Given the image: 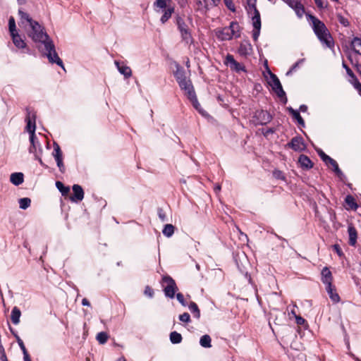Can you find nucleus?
<instances>
[{"label": "nucleus", "mask_w": 361, "mask_h": 361, "mask_svg": "<svg viewBox=\"0 0 361 361\" xmlns=\"http://www.w3.org/2000/svg\"><path fill=\"white\" fill-rule=\"evenodd\" d=\"M167 1H154V9L157 13H163L161 18V22L165 23L171 17L174 11V8L167 5Z\"/></svg>", "instance_id": "obj_5"}, {"label": "nucleus", "mask_w": 361, "mask_h": 361, "mask_svg": "<svg viewBox=\"0 0 361 361\" xmlns=\"http://www.w3.org/2000/svg\"><path fill=\"white\" fill-rule=\"evenodd\" d=\"M348 59L350 61V63L356 68V71L361 76V65L359 64L358 61H355V63H354L352 56L350 54L348 56Z\"/></svg>", "instance_id": "obj_45"}, {"label": "nucleus", "mask_w": 361, "mask_h": 361, "mask_svg": "<svg viewBox=\"0 0 361 361\" xmlns=\"http://www.w3.org/2000/svg\"><path fill=\"white\" fill-rule=\"evenodd\" d=\"M350 47L355 54L361 55V38L353 37L350 42Z\"/></svg>", "instance_id": "obj_26"}, {"label": "nucleus", "mask_w": 361, "mask_h": 361, "mask_svg": "<svg viewBox=\"0 0 361 361\" xmlns=\"http://www.w3.org/2000/svg\"><path fill=\"white\" fill-rule=\"evenodd\" d=\"M304 61V59H300L296 63H295L291 68L289 69V71L286 73L287 75H290L292 74L293 71L296 70L299 67V65L302 63Z\"/></svg>", "instance_id": "obj_47"}, {"label": "nucleus", "mask_w": 361, "mask_h": 361, "mask_svg": "<svg viewBox=\"0 0 361 361\" xmlns=\"http://www.w3.org/2000/svg\"><path fill=\"white\" fill-rule=\"evenodd\" d=\"M1 361H8L6 357V355H3V356H0Z\"/></svg>", "instance_id": "obj_64"}, {"label": "nucleus", "mask_w": 361, "mask_h": 361, "mask_svg": "<svg viewBox=\"0 0 361 361\" xmlns=\"http://www.w3.org/2000/svg\"><path fill=\"white\" fill-rule=\"evenodd\" d=\"M179 319L183 322L189 323L190 322V316L188 312H184L179 315Z\"/></svg>", "instance_id": "obj_48"}, {"label": "nucleus", "mask_w": 361, "mask_h": 361, "mask_svg": "<svg viewBox=\"0 0 361 361\" xmlns=\"http://www.w3.org/2000/svg\"><path fill=\"white\" fill-rule=\"evenodd\" d=\"M23 359L24 361H31V358L28 353L23 355Z\"/></svg>", "instance_id": "obj_62"}, {"label": "nucleus", "mask_w": 361, "mask_h": 361, "mask_svg": "<svg viewBox=\"0 0 361 361\" xmlns=\"http://www.w3.org/2000/svg\"><path fill=\"white\" fill-rule=\"evenodd\" d=\"M295 320L298 325H303L306 322V320L304 318L298 315H295Z\"/></svg>", "instance_id": "obj_53"}, {"label": "nucleus", "mask_w": 361, "mask_h": 361, "mask_svg": "<svg viewBox=\"0 0 361 361\" xmlns=\"http://www.w3.org/2000/svg\"><path fill=\"white\" fill-rule=\"evenodd\" d=\"M339 22H340L342 25H343L344 26H348V25H349V22H348V20L346 18H343V17H342V16H340V18H339Z\"/></svg>", "instance_id": "obj_55"}, {"label": "nucleus", "mask_w": 361, "mask_h": 361, "mask_svg": "<svg viewBox=\"0 0 361 361\" xmlns=\"http://www.w3.org/2000/svg\"><path fill=\"white\" fill-rule=\"evenodd\" d=\"M293 117L298 121L300 126L305 127V121L298 111L294 112Z\"/></svg>", "instance_id": "obj_46"}, {"label": "nucleus", "mask_w": 361, "mask_h": 361, "mask_svg": "<svg viewBox=\"0 0 361 361\" xmlns=\"http://www.w3.org/2000/svg\"><path fill=\"white\" fill-rule=\"evenodd\" d=\"M170 341L173 344H178L181 343L183 340V337L180 334L178 333L177 331H172L170 334Z\"/></svg>", "instance_id": "obj_33"}, {"label": "nucleus", "mask_w": 361, "mask_h": 361, "mask_svg": "<svg viewBox=\"0 0 361 361\" xmlns=\"http://www.w3.org/2000/svg\"><path fill=\"white\" fill-rule=\"evenodd\" d=\"M355 89L357 91L359 95L361 97V84L357 85V87Z\"/></svg>", "instance_id": "obj_63"}, {"label": "nucleus", "mask_w": 361, "mask_h": 361, "mask_svg": "<svg viewBox=\"0 0 361 361\" xmlns=\"http://www.w3.org/2000/svg\"><path fill=\"white\" fill-rule=\"evenodd\" d=\"M228 30L233 37L238 38L240 36V27L237 22H231L228 26Z\"/></svg>", "instance_id": "obj_27"}, {"label": "nucleus", "mask_w": 361, "mask_h": 361, "mask_svg": "<svg viewBox=\"0 0 361 361\" xmlns=\"http://www.w3.org/2000/svg\"><path fill=\"white\" fill-rule=\"evenodd\" d=\"M56 186L58 190L61 192L62 195H66L70 191L69 187L65 186L61 181L56 182Z\"/></svg>", "instance_id": "obj_38"}, {"label": "nucleus", "mask_w": 361, "mask_h": 361, "mask_svg": "<svg viewBox=\"0 0 361 361\" xmlns=\"http://www.w3.org/2000/svg\"><path fill=\"white\" fill-rule=\"evenodd\" d=\"M288 5L292 8L296 15L299 18H302L305 13V8L304 6L301 4V1H286Z\"/></svg>", "instance_id": "obj_15"}, {"label": "nucleus", "mask_w": 361, "mask_h": 361, "mask_svg": "<svg viewBox=\"0 0 361 361\" xmlns=\"http://www.w3.org/2000/svg\"><path fill=\"white\" fill-rule=\"evenodd\" d=\"M178 85L181 90H185V94L187 95L188 98L195 94V92L194 90L193 86L190 80H188L187 79H185L183 81H180V82H178Z\"/></svg>", "instance_id": "obj_13"}, {"label": "nucleus", "mask_w": 361, "mask_h": 361, "mask_svg": "<svg viewBox=\"0 0 361 361\" xmlns=\"http://www.w3.org/2000/svg\"><path fill=\"white\" fill-rule=\"evenodd\" d=\"M159 216L162 221H165V214L162 213V209L159 210Z\"/></svg>", "instance_id": "obj_61"}, {"label": "nucleus", "mask_w": 361, "mask_h": 361, "mask_svg": "<svg viewBox=\"0 0 361 361\" xmlns=\"http://www.w3.org/2000/svg\"><path fill=\"white\" fill-rule=\"evenodd\" d=\"M227 8L233 11H235V6L233 1H224Z\"/></svg>", "instance_id": "obj_54"}, {"label": "nucleus", "mask_w": 361, "mask_h": 361, "mask_svg": "<svg viewBox=\"0 0 361 361\" xmlns=\"http://www.w3.org/2000/svg\"><path fill=\"white\" fill-rule=\"evenodd\" d=\"M248 5L247 12L252 15V25L254 30L252 31V38L254 41H257L259 36L261 29V18L259 11L256 7V1H247Z\"/></svg>", "instance_id": "obj_3"}, {"label": "nucleus", "mask_w": 361, "mask_h": 361, "mask_svg": "<svg viewBox=\"0 0 361 361\" xmlns=\"http://www.w3.org/2000/svg\"><path fill=\"white\" fill-rule=\"evenodd\" d=\"M19 207L22 209H26L30 206L31 200L28 197H23L19 200Z\"/></svg>", "instance_id": "obj_39"}, {"label": "nucleus", "mask_w": 361, "mask_h": 361, "mask_svg": "<svg viewBox=\"0 0 361 361\" xmlns=\"http://www.w3.org/2000/svg\"><path fill=\"white\" fill-rule=\"evenodd\" d=\"M30 26L31 31L29 36L33 41L40 42L44 46L42 49H41L40 47H38L41 50L42 55L48 59L49 63H56L64 69L63 61L56 51L54 42L47 32L44 31V28L35 20L32 21L30 23Z\"/></svg>", "instance_id": "obj_1"}, {"label": "nucleus", "mask_w": 361, "mask_h": 361, "mask_svg": "<svg viewBox=\"0 0 361 361\" xmlns=\"http://www.w3.org/2000/svg\"><path fill=\"white\" fill-rule=\"evenodd\" d=\"M73 195L71 197V200L73 202L82 201L84 198V191L82 187L79 185L75 184L73 186Z\"/></svg>", "instance_id": "obj_14"}, {"label": "nucleus", "mask_w": 361, "mask_h": 361, "mask_svg": "<svg viewBox=\"0 0 361 361\" xmlns=\"http://www.w3.org/2000/svg\"><path fill=\"white\" fill-rule=\"evenodd\" d=\"M176 298L178 300V301L183 305V306H186L187 305V303L185 301V299H184V296L182 293H178L176 294Z\"/></svg>", "instance_id": "obj_52"}, {"label": "nucleus", "mask_w": 361, "mask_h": 361, "mask_svg": "<svg viewBox=\"0 0 361 361\" xmlns=\"http://www.w3.org/2000/svg\"><path fill=\"white\" fill-rule=\"evenodd\" d=\"M162 286L165 295L169 298H173L178 287L175 281L170 276L162 277Z\"/></svg>", "instance_id": "obj_6"}, {"label": "nucleus", "mask_w": 361, "mask_h": 361, "mask_svg": "<svg viewBox=\"0 0 361 361\" xmlns=\"http://www.w3.org/2000/svg\"><path fill=\"white\" fill-rule=\"evenodd\" d=\"M188 308L191 313L193 314L194 317H195L196 319H200V310L197 305L195 302L191 301L188 305Z\"/></svg>", "instance_id": "obj_31"}, {"label": "nucleus", "mask_w": 361, "mask_h": 361, "mask_svg": "<svg viewBox=\"0 0 361 361\" xmlns=\"http://www.w3.org/2000/svg\"><path fill=\"white\" fill-rule=\"evenodd\" d=\"M27 116L25 118V121L27 122L26 129L27 132L30 133V136L32 135H35L36 125H35V119L36 116L35 114L30 110L29 108L26 109Z\"/></svg>", "instance_id": "obj_8"}, {"label": "nucleus", "mask_w": 361, "mask_h": 361, "mask_svg": "<svg viewBox=\"0 0 361 361\" xmlns=\"http://www.w3.org/2000/svg\"><path fill=\"white\" fill-rule=\"evenodd\" d=\"M53 156L54 157L55 159L62 158V152L59 145L56 142L54 143Z\"/></svg>", "instance_id": "obj_41"}, {"label": "nucleus", "mask_w": 361, "mask_h": 361, "mask_svg": "<svg viewBox=\"0 0 361 361\" xmlns=\"http://www.w3.org/2000/svg\"><path fill=\"white\" fill-rule=\"evenodd\" d=\"M82 305L84 306H90V302L87 298H83L82 300Z\"/></svg>", "instance_id": "obj_59"}, {"label": "nucleus", "mask_w": 361, "mask_h": 361, "mask_svg": "<svg viewBox=\"0 0 361 361\" xmlns=\"http://www.w3.org/2000/svg\"><path fill=\"white\" fill-rule=\"evenodd\" d=\"M10 330H11V332L12 333V334L15 336L20 348L23 351V355L25 353H27L28 352L24 345L23 340L19 337V336L16 333H15L13 331L12 328L10 327Z\"/></svg>", "instance_id": "obj_34"}, {"label": "nucleus", "mask_w": 361, "mask_h": 361, "mask_svg": "<svg viewBox=\"0 0 361 361\" xmlns=\"http://www.w3.org/2000/svg\"><path fill=\"white\" fill-rule=\"evenodd\" d=\"M348 233L349 236L348 243L351 246H355L357 238V231L353 224H349L348 226Z\"/></svg>", "instance_id": "obj_16"}, {"label": "nucleus", "mask_w": 361, "mask_h": 361, "mask_svg": "<svg viewBox=\"0 0 361 361\" xmlns=\"http://www.w3.org/2000/svg\"><path fill=\"white\" fill-rule=\"evenodd\" d=\"M274 175L276 178H280V179H284V176L282 174V172L280 171H276L274 172Z\"/></svg>", "instance_id": "obj_58"}, {"label": "nucleus", "mask_w": 361, "mask_h": 361, "mask_svg": "<svg viewBox=\"0 0 361 361\" xmlns=\"http://www.w3.org/2000/svg\"><path fill=\"white\" fill-rule=\"evenodd\" d=\"M216 35L217 38L221 41L230 40L233 38V36H231L228 30V27H224L221 29L217 30Z\"/></svg>", "instance_id": "obj_17"}, {"label": "nucleus", "mask_w": 361, "mask_h": 361, "mask_svg": "<svg viewBox=\"0 0 361 361\" xmlns=\"http://www.w3.org/2000/svg\"><path fill=\"white\" fill-rule=\"evenodd\" d=\"M317 3V5L319 8H324V7H326L327 6V2L328 1H315Z\"/></svg>", "instance_id": "obj_57"}, {"label": "nucleus", "mask_w": 361, "mask_h": 361, "mask_svg": "<svg viewBox=\"0 0 361 361\" xmlns=\"http://www.w3.org/2000/svg\"><path fill=\"white\" fill-rule=\"evenodd\" d=\"M345 202L351 209H356L358 207L355 198L350 195L345 197Z\"/></svg>", "instance_id": "obj_37"}, {"label": "nucleus", "mask_w": 361, "mask_h": 361, "mask_svg": "<svg viewBox=\"0 0 361 361\" xmlns=\"http://www.w3.org/2000/svg\"><path fill=\"white\" fill-rule=\"evenodd\" d=\"M307 16L312 21L313 30L319 41L326 47L334 48V42L324 23L314 16Z\"/></svg>", "instance_id": "obj_2"}, {"label": "nucleus", "mask_w": 361, "mask_h": 361, "mask_svg": "<svg viewBox=\"0 0 361 361\" xmlns=\"http://www.w3.org/2000/svg\"><path fill=\"white\" fill-rule=\"evenodd\" d=\"M175 227L172 224H166L162 230L163 234L169 238L173 235Z\"/></svg>", "instance_id": "obj_35"}, {"label": "nucleus", "mask_w": 361, "mask_h": 361, "mask_svg": "<svg viewBox=\"0 0 361 361\" xmlns=\"http://www.w3.org/2000/svg\"><path fill=\"white\" fill-rule=\"evenodd\" d=\"M326 290L329 295V298L334 302H338L340 301V297L336 293V288L334 286H333V284L326 286Z\"/></svg>", "instance_id": "obj_22"}, {"label": "nucleus", "mask_w": 361, "mask_h": 361, "mask_svg": "<svg viewBox=\"0 0 361 361\" xmlns=\"http://www.w3.org/2000/svg\"><path fill=\"white\" fill-rule=\"evenodd\" d=\"M346 73L349 76V78H353V76L355 75L350 68H348Z\"/></svg>", "instance_id": "obj_60"}, {"label": "nucleus", "mask_w": 361, "mask_h": 361, "mask_svg": "<svg viewBox=\"0 0 361 361\" xmlns=\"http://www.w3.org/2000/svg\"><path fill=\"white\" fill-rule=\"evenodd\" d=\"M268 73L270 75V80L268 82L269 85L271 87L273 91L277 94V96L281 98V101L286 104L287 102V97L286 96V92H284L281 82L278 77L274 74L267 66Z\"/></svg>", "instance_id": "obj_4"}, {"label": "nucleus", "mask_w": 361, "mask_h": 361, "mask_svg": "<svg viewBox=\"0 0 361 361\" xmlns=\"http://www.w3.org/2000/svg\"><path fill=\"white\" fill-rule=\"evenodd\" d=\"M115 64L121 74L123 75L125 78H128L132 75V71L129 66H127L123 63L115 61Z\"/></svg>", "instance_id": "obj_21"}, {"label": "nucleus", "mask_w": 361, "mask_h": 361, "mask_svg": "<svg viewBox=\"0 0 361 361\" xmlns=\"http://www.w3.org/2000/svg\"><path fill=\"white\" fill-rule=\"evenodd\" d=\"M252 45L248 41L242 42L238 48V53L241 56H246L252 52Z\"/></svg>", "instance_id": "obj_19"}, {"label": "nucleus", "mask_w": 361, "mask_h": 361, "mask_svg": "<svg viewBox=\"0 0 361 361\" xmlns=\"http://www.w3.org/2000/svg\"><path fill=\"white\" fill-rule=\"evenodd\" d=\"M177 25L178 28L181 33L183 40L187 44H191L192 42V35L188 30V25L180 17L177 18Z\"/></svg>", "instance_id": "obj_7"}, {"label": "nucleus", "mask_w": 361, "mask_h": 361, "mask_svg": "<svg viewBox=\"0 0 361 361\" xmlns=\"http://www.w3.org/2000/svg\"><path fill=\"white\" fill-rule=\"evenodd\" d=\"M10 181L15 185H19L24 181V176L23 173L16 172L11 173L10 176Z\"/></svg>", "instance_id": "obj_25"}, {"label": "nucleus", "mask_w": 361, "mask_h": 361, "mask_svg": "<svg viewBox=\"0 0 361 361\" xmlns=\"http://www.w3.org/2000/svg\"><path fill=\"white\" fill-rule=\"evenodd\" d=\"M18 14L20 17V19L23 20H25L27 22L29 23V24L32 22V21H34L30 17V16L24 12L23 11H22L21 9H19L18 11Z\"/></svg>", "instance_id": "obj_43"}, {"label": "nucleus", "mask_w": 361, "mask_h": 361, "mask_svg": "<svg viewBox=\"0 0 361 361\" xmlns=\"http://www.w3.org/2000/svg\"><path fill=\"white\" fill-rule=\"evenodd\" d=\"M211 342H212L211 337L207 334L202 336L200 339V344L203 348H211L212 347Z\"/></svg>", "instance_id": "obj_32"}, {"label": "nucleus", "mask_w": 361, "mask_h": 361, "mask_svg": "<svg viewBox=\"0 0 361 361\" xmlns=\"http://www.w3.org/2000/svg\"><path fill=\"white\" fill-rule=\"evenodd\" d=\"M12 40L14 45L18 49H24L26 47V43L18 35V33L11 35Z\"/></svg>", "instance_id": "obj_28"}, {"label": "nucleus", "mask_w": 361, "mask_h": 361, "mask_svg": "<svg viewBox=\"0 0 361 361\" xmlns=\"http://www.w3.org/2000/svg\"><path fill=\"white\" fill-rule=\"evenodd\" d=\"M192 7L197 11H200L201 13H205L209 9V4L207 1H192Z\"/></svg>", "instance_id": "obj_24"}, {"label": "nucleus", "mask_w": 361, "mask_h": 361, "mask_svg": "<svg viewBox=\"0 0 361 361\" xmlns=\"http://www.w3.org/2000/svg\"><path fill=\"white\" fill-rule=\"evenodd\" d=\"M333 164H334V166H331L333 167V171L336 174V176L341 179L342 177L344 176L342 171L340 169V168L336 161H333Z\"/></svg>", "instance_id": "obj_42"}, {"label": "nucleus", "mask_w": 361, "mask_h": 361, "mask_svg": "<svg viewBox=\"0 0 361 361\" xmlns=\"http://www.w3.org/2000/svg\"><path fill=\"white\" fill-rule=\"evenodd\" d=\"M322 281L323 283H324L326 286H328L329 284H332L333 281V276L331 271L329 269L326 267H324L322 270Z\"/></svg>", "instance_id": "obj_18"}, {"label": "nucleus", "mask_w": 361, "mask_h": 361, "mask_svg": "<svg viewBox=\"0 0 361 361\" xmlns=\"http://www.w3.org/2000/svg\"><path fill=\"white\" fill-rule=\"evenodd\" d=\"M30 146L29 147V152L34 154L35 157H37V154H42V149L41 145L35 135L30 136Z\"/></svg>", "instance_id": "obj_11"}, {"label": "nucleus", "mask_w": 361, "mask_h": 361, "mask_svg": "<svg viewBox=\"0 0 361 361\" xmlns=\"http://www.w3.org/2000/svg\"><path fill=\"white\" fill-rule=\"evenodd\" d=\"M61 172H64L65 166L63 163V157L55 159Z\"/></svg>", "instance_id": "obj_51"}, {"label": "nucleus", "mask_w": 361, "mask_h": 361, "mask_svg": "<svg viewBox=\"0 0 361 361\" xmlns=\"http://www.w3.org/2000/svg\"><path fill=\"white\" fill-rule=\"evenodd\" d=\"M298 162L303 169L308 170L313 167V163L310 159L305 154L300 155Z\"/></svg>", "instance_id": "obj_20"}, {"label": "nucleus", "mask_w": 361, "mask_h": 361, "mask_svg": "<svg viewBox=\"0 0 361 361\" xmlns=\"http://www.w3.org/2000/svg\"><path fill=\"white\" fill-rule=\"evenodd\" d=\"M334 250L337 252V254L339 256H341L343 255V252L338 245H334Z\"/></svg>", "instance_id": "obj_56"}, {"label": "nucleus", "mask_w": 361, "mask_h": 361, "mask_svg": "<svg viewBox=\"0 0 361 361\" xmlns=\"http://www.w3.org/2000/svg\"><path fill=\"white\" fill-rule=\"evenodd\" d=\"M21 316V312L20 309L18 307H14L12 309L11 314V319L15 325H17L20 322V317Z\"/></svg>", "instance_id": "obj_29"}, {"label": "nucleus", "mask_w": 361, "mask_h": 361, "mask_svg": "<svg viewBox=\"0 0 361 361\" xmlns=\"http://www.w3.org/2000/svg\"><path fill=\"white\" fill-rule=\"evenodd\" d=\"M109 336L106 332L101 331L97 334L96 339L99 344H104L106 343Z\"/></svg>", "instance_id": "obj_36"}, {"label": "nucleus", "mask_w": 361, "mask_h": 361, "mask_svg": "<svg viewBox=\"0 0 361 361\" xmlns=\"http://www.w3.org/2000/svg\"><path fill=\"white\" fill-rule=\"evenodd\" d=\"M348 82L355 88L357 85H360L361 83L357 78L356 75H354L353 78H350L348 79Z\"/></svg>", "instance_id": "obj_49"}, {"label": "nucleus", "mask_w": 361, "mask_h": 361, "mask_svg": "<svg viewBox=\"0 0 361 361\" xmlns=\"http://www.w3.org/2000/svg\"><path fill=\"white\" fill-rule=\"evenodd\" d=\"M190 101L191 102L193 107L203 116H207V113L201 107L200 104L199 103L196 94L192 96L188 97Z\"/></svg>", "instance_id": "obj_23"}, {"label": "nucleus", "mask_w": 361, "mask_h": 361, "mask_svg": "<svg viewBox=\"0 0 361 361\" xmlns=\"http://www.w3.org/2000/svg\"><path fill=\"white\" fill-rule=\"evenodd\" d=\"M144 293L145 295L148 296L149 298H153L154 293L153 289L149 286H147L145 287Z\"/></svg>", "instance_id": "obj_50"}, {"label": "nucleus", "mask_w": 361, "mask_h": 361, "mask_svg": "<svg viewBox=\"0 0 361 361\" xmlns=\"http://www.w3.org/2000/svg\"><path fill=\"white\" fill-rule=\"evenodd\" d=\"M318 155L321 159L326 164H328V161L331 158L329 155L326 154L322 149L317 150Z\"/></svg>", "instance_id": "obj_44"}, {"label": "nucleus", "mask_w": 361, "mask_h": 361, "mask_svg": "<svg viewBox=\"0 0 361 361\" xmlns=\"http://www.w3.org/2000/svg\"><path fill=\"white\" fill-rule=\"evenodd\" d=\"M8 29L11 35L17 33L15 19L12 16L8 20Z\"/></svg>", "instance_id": "obj_40"}, {"label": "nucleus", "mask_w": 361, "mask_h": 361, "mask_svg": "<svg viewBox=\"0 0 361 361\" xmlns=\"http://www.w3.org/2000/svg\"><path fill=\"white\" fill-rule=\"evenodd\" d=\"M255 118L257 120L258 124L262 126L267 124L272 119L271 115L267 111L264 110L256 111Z\"/></svg>", "instance_id": "obj_12"}, {"label": "nucleus", "mask_w": 361, "mask_h": 361, "mask_svg": "<svg viewBox=\"0 0 361 361\" xmlns=\"http://www.w3.org/2000/svg\"><path fill=\"white\" fill-rule=\"evenodd\" d=\"M286 147L293 149L295 152H302L306 148L304 140L300 135L293 137L290 142L286 145Z\"/></svg>", "instance_id": "obj_9"}, {"label": "nucleus", "mask_w": 361, "mask_h": 361, "mask_svg": "<svg viewBox=\"0 0 361 361\" xmlns=\"http://www.w3.org/2000/svg\"><path fill=\"white\" fill-rule=\"evenodd\" d=\"M225 64L229 66L232 71L237 73L245 71V67L242 63H238L231 54H228L226 57Z\"/></svg>", "instance_id": "obj_10"}, {"label": "nucleus", "mask_w": 361, "mask_h": 361, "mask_svg": "<svg viewBox=\"0 0 361 361\" xmlns=\"http://www.w3.org/2000/svg\"><path fill=\"white\" fill-rule=\"evenodd\" d=\"M174 76H175L178 83L180 82V81H183V80H185L186 79L185 73V70L183 69V68L178 65L176 66V70L174 73Z\"/></svg>", "instance_id": "obj_30"}]
</instances>
